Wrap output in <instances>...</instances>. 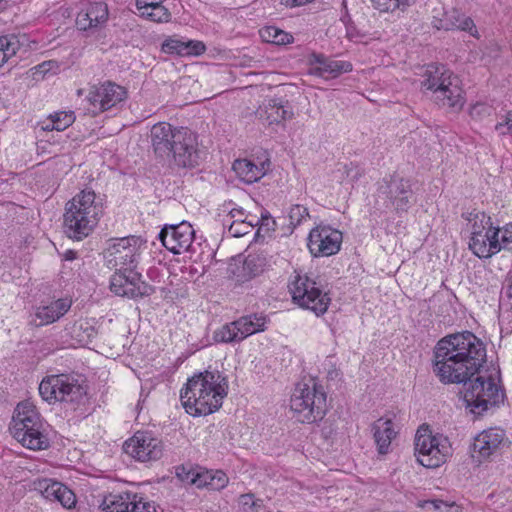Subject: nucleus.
Returning a JSON list of instances; mask_svg holds the SVG:
<instances>
[{
	"label": "nucleus",
	"mask_w": 512,
	"mask_h": 512,
	"mask_svg": "<svg viewBox=\"0 0 512 512\" xmlns=\"http://www.w3.org/2000/svg\"><path fill=\"white\" fill-rule=\"evenodd\" d=\"M483 341L471 331L449 334L434 348V373L442 383L463 384L464 401L478 416L503 402L494 378L481 374L487 353Z\"/></svg>",
	"instance_id": "obj_1"
},
{
	"label": "nucleus",
	"mask_w": 512,
	"mask_h": 512,
	"mask_svg": "<svg viewBox=\"0 0 512 512\" xmlns=\"http://www.w3.org/2000/svg\"><path fill=\"white\" fill-rule=\"evenodd\" d=\"M145 244L141 237L132 235L114 239L107 249V265L116 270L110 278V290L115 295L138 298L154 293V288L135 271Z\"/></svg>",
	"instance_id": "obj_2"
},
{
	"label": "nucleus",
	"mask_w": 512,
	"mask_h": 512,
	"mask_svg": "<svg viewBox=\"0 0 512 512\" xmlns=\"http://www.w3.org/2000/svg\"><path fill=\"white\" fill-rule=\"evenodd\" d=\"M227 393V378L218 370H206L188 379L180 399L188 414L202 416L217 411Z\"/></svg>",
	"instance_id": "obj_3"
},
{
	"label": "nucleus",
	"mask_w": 512,
	"mask_h": 512,
	"mask_svg": "<svg viewBox=\"0 0 512 512\" xmlns=\"http://www.w3.org/2000/svg\"><path fill=\"white\" fill-rule=\"evenodd\" d=\"M151 145L155 155L162 159L173 158L183 168L195 167L199 163L197 139L187 128H175L167 122H159L151 128Z\"/></svg>",
	"instance_id": "obj_4"
},
{
	"label": "nucleus",
	"mask_w": 512,
	"mask_h": 512,
	"mask_svg": "<svg viewBox=\"0 0 512 512\" xmlns=\"http://www.w3.org/2000/svg\"><path fill=\"white\" fill-rule=\"evenodd\" d=\"M103 215L102 199L92 190H83L65 205L63 231L80 241L91 234Z\"/></svg>",
	"instance_id": "obj_5"
},
{
	"label": "nucleus",
	"mask_w": 512,
	"mask_h": 512,
	"mask_svg": "<svg viewBox=\"0 0 512 512\" xmlns=\"http://www.w3.org/2000/svg\"><path fill=\"white\" fill-rule=\"evenodd\" d=\"M9 430L13 438L27 449L37 451L50 447L49 424L32 402L23 401L16 406Z\"/></svg>",
	"instance_id": "obj_6"
},
{
	"label": "nucleus",
	"mask_w": 512,
	"mask_h": 512,
	"mask_svg": "<svg viewBox=\"0 0 512 512\" xmlns=\"http://www.w3.org/2000/svg\"><path fill=\"white\" fill-rule=\"evenodd\" d=\"M421 87L433 93L434 102L454 112L464 105L463 91L456 75L443 65H428L423 74Z\"/></svg>",
	"instance_id": "obj_7"
},
{
	"label": "nucleus",
	"mask_w": 512,
	"mask_h": 512,
	"mask_svg": "<svg viewBox=\"0 0 512 512\" xmlns=\"http://www.w3.org/2000/svg\"><path fill=\"white\" fill-rule=\"evenodd\" d=\"M39 394L48 403L63 402L76 409L84 404L87 391L77 376L62 373L44 377Z\"/></svg>",
	"instance_id": "obj_8"
},
{
	"label": "nucleus",
	"mask_w": 512,
	"mask_h": 512,
	"mask_svg": "<svg viewBox=\"0 0 512 512\" xmlns=\"http://www.w3.org/2000/svg\"><path fill=\"white\" fill-rule=\"evenodd\" d=\"M298 384L290 399L291 410L301 423L312 424L323 419L327 411L326 393L321 385Z\"/></svg>",
	"instance_id": "obj_9"
},
{
	"label": "nucleus",
	"mask_w": 512,
	"mask_h": 512,
	"mask_svg": "<svg viewBox=\"0 0 512 512\" xmlns=\"http://www.w3.org/2000/svg\"><path fill=\"white\" fill-rule=\"evenodd\" d=\"M414 453L419 464L426 468H438L451 454V445L447 437L433 435L428 426H421L416 432Z\"/></svg>",
	"instance_id": "obj_10"
},
{
	"label": "nucleus",
	"mask_w": 512,
	"mask_h": 512,
	"mask_svg": "<svg viewBox=\"0 0 512 512\" xmlns=\"http://www.w3.org/2000/svg\"><path fill=\"white\" fill-rule=\"evenodd\" d=\"M293 301L304 309L311 310L317 316L323 315L331 302L330 297L317 283L307 275L296 273L289 283Z\"/></svg>",
	"instance_id": "obj_11"
},
{
	"label": "nucleus",
	"mask_w": 512,
	"mask_h": 512,
	"mask_svg": "<svg viewBox=\"0 0 512 512\" xmlns=\"http://www.w3.org/2000/svg\"><path fill=\"white\" fill-rule=\"evenodd\" d=\"M267 323V316L263 313L247 314L217 329L213 338L218 343H239L253 334L265 331Z\"/></svg>",
	"instance_id": "obj_12"
},
{
	"label": "nucleus",
	"mask_w": 512,
	"mask_h": 512,
	"mask_svg": "<svg viewBox=\"0 0 512 512\" xmlns=\"http://www.w3.org/2000/svg\"><path fill=\"white\" fill-rule=\"evenodd\" d=\"M127 93L124 87L114 82L106 81L98 85H92L86 97L93 115H98L111 109L126 99Z\"/></svg>",
	"instance_id": "obj_13"
},
{
	"label": "nucleus",
	"mask_w": 512,
	"mask_h": 512,
	"mask_svg": "<svg viewBox=\"0 0 512 512\" xmlns=\"http://www.w3.org/2000/svg\"><path fill=\"white\" fill-rule=\"evenodd\" d=\"M462 217L470 225L469 249L478 258H482L490 239V229H494L492 219L483 211L473 210L462 213Z\"/></svg>",
	"instance_id": "obj_14"
},
{
	"label": "nucleus",
	"mask_w": 512,
	"mask_h": 512,
	"mask_svg": "<svg viewBox=\"0 0 512 512\" xmlns=\"http://www.w3.org/2000/svg\"><path fill=\"white\" fill-rule=\"evenodd\" d=\"M123 449L125 453L141 462L158 460L163 453L162 441L147 431L136 432L124 443Z\"/></svg>",
	"instance_id": "obj_15"
},
{
	"label": "nucleus",
	"mask_w": 512,
	"mask_h": 512,
	"mask_svg": "<svg viewBox=\"0 0 512 512\" xmlns=\"http://www.w3.org/2000/svg\"><path fill=\"white\" fill-rule=\"evenodd\" d=\"M342 232L328 225L313 228L308 236V248L315 257L336 254L342 244Z\"/></svg>",
	"instance_id": "obj_16"
},
{
	"label": "nucleus",
	"mask_w": 512,
	"mask_h": 512,
	"mask_svg": "<svg viewBox=\"0 0 512 512\" xmlns=\"http://www.w3.org/2000/svg\"><path fill=\"white\" fill-rule=\"evenodd\" d=\"M194 238L190 223L183 221L177 225L165 226L159 233L163 246L173 254L188 251Z\"/></svg>",
	"instance_id": "obj_17"
},
{
	"label": "nucleus",
	"mask_w": 512,
	"mask_h": 512,
	"mask_svg": "<svg viewBox=\"0 0 512 512\" xmlns=\"http://www.w3.org/2000/svg\"><path fill=\"white\" fill-rule=\"evenodd\" d=\"M379 192L390 200L397 212H406L412 204L413 191L409 180L392 177L380 186Z\"/></svg>",
	"instance_id": "obj_18"
},
{
	"label": "nucleus",
	"mask_w": 512,
	"mask_h": 512,
	"mask_svg": "<svg viewBox=\"0 0 512 512\" xmlns=\"http://www.w3.org/2000/svg\"><path fill=\"white\" fill-rule=\"evenodd\" d=\"M35 485L36 489L39 490L46 499L57 501L67 509L75 507V494L64 484L51 479H42L36 482Z\"/></svg>",
	"instance_id": "obj_19"
},
{
	"label": "nucleus",
	"mask_w": 512,
	"mask_h": 512,
	"mask_svg": "<svg viewBox=\"0 0 512 512\" xmlns=\"http://www.w3.org/2000/svg\"><path fill=\"white\" fill-rule=\"evenodd\" d=\"M256 115L267 125H273L291 119L294 113L288 101L284 102L281 99L274 98L269 99L264 106L259 107Z\"/></svg>",
	"instance_id": "obj_20"
},
{
	"label": "nucleus",
	"mask_w": 512,
	"mask_h": 512,
	"mask_svg": "<svg viewBox=\"0 0 512 512\" xmlns=\"http://www.w3.org/2000/svg\"><path fill=\"white\" fill-rule=\"evenodd\" d=\"M108 19V7L104 2L87 3L77 14L78 29L86 31L96 28Z\"/></svg>",
	"instance_id": "obj_21"
},
{
	"label": "nucleus",
	"mask_w": 512,
	"mask_h": 512,
	"mask_svg": "<svg viewBox=\"0 0 512 512\" xmlns=\"http://www.w3.org/2000/svg\"><path fill=\"white\" fill-rule=\"evenodd\" d=\"M312 71L321 77L336 78L343 73L351 72L353 66L348 61L335 60L323 54H313L311 58Z\"/></svg>",
	"instance_id": "obj_22"
},
{
	"label": "nucleus",
	"mask_w": 512,
	"mask_h": 512,
	"mask_svg": "<svg viewBox=\"0 0 512 512\" xmlns=\"http://www.w3.org/2000/svg\"><path fill=\"white\" fill-rule=\"evenodd\" d=\"M71 304L72 302L68 298H61L48 305L39 306L36 308L31 323L37 327L51 324L66 314Z\"/></svg>",
	"instance_id": "obj_23"
},
{
	"label": "nucleus",
	"mask_w": 512,
	"mask_h": 512,
	"mask_svg": "<svg viewBox=\"0 0 512 512\" xmlns=\"http://www.w3.org/2000/svg\"><path fill=\"white\" fill-rule=\"evenodd\" d=\"M505 433L501 429L491 428L478 434L473 442V451L483 459L488 458L503 445Z\"/></svg>",
	"instance_id": "obj_24"
},
{
	"label": "nucleus",
	"mask_w": 512,
	"mask_h": 512,
	"mask_svg": "<svg viewBox=\"0 0 512 512\" xmlns=\"http://www.w3.org/2000/svg\"><path fill=\"white\" fill-rule=\"evenodd\" d=\"M491 235L481 259H489L502 250L512 252V222L490 229Z\"/></svg>",
	"instance_id": "obj_25"
},
{
	"label": "nucleus",
	"mask_w": 512,
	"mask_h": 512,
	"mask_svg": "<svg viewBox=\"0 0 512 512\" xmlns=\"http://www.w3.org/2000/svg\"><path fill=\"white\" fill-rule=\"evenodd\" d=\"M269 265L266 254L263 252L250 253L245 257L241 267L235 272L236 280L244 283L261 275Z\"/></svg>",
	"instance_id": "obj_26"
},
{
	"label": "nucleus",
	"mask_w": 512,
	"mask_h": 512,
	"mask_svg": "<svg viewBox=\"0 0 512 512\" xmlns=\"http://www.w3.org/2000/svg\"><path fill=\"white\" fill-rule=\"evenodd\" d=\"M438 29L444 30H460L468 32L473 37H478V30L474 24V21L461 13L460 11L453 9L446 12L442 19L439 21Z\"/></svg>",
	"instance_id": "obj_27"
},
{
	"label": "nucleus",
	"mask_w": 512,
	"mask_h": 512,
	"mask_svg": "<svg viewBox=\"0 0 512 512\" xmlns=\"http://www.w3.org/2000/svg\"><path fill=\"white\" fill-rule=\"evenodd\" d=\"M374 440L380 454H387L391 441L396 437V431L392 420L383 418L378 419L372 426Z\"/></svg>",
	"instance_id": "obj_28"
},
{
	"label": "nucleus",
	"mask_w": 512,
	"mask_h": 512,
	"mask_svg": "<svg viewBox=\"0 0 512 512\" xmlns=\"http://www.w3.org/2000/svg\"><path fill=\"white\" fill-rule=\"evenodd\" d=\"M241 181L247 184L254 183L265 175L264 164H254L248 159L235 160L232 166Z\"/></svg>",
	"instance_id": "obj_29"
},
{
	"label": "nucleus",
	"mask_w": 512,
	"mask_h": 512,
	"mask_svg": "<svg viewBox=\"0 0 512 512\" xmlns=\"http://www.w3.org/2000/svg\"><path fill=\"white\" fill-rule=\"evenodd\" d=\"M133 501H136L134 493L111 494L104 498L101 506L105 512H130Z\"/></svg>",
	"instance_id": "obj_30"
},
{
	"label": "nucleus",
	"mask_w": 512,
	"mask_h": 512,
	"mask_svg": "<svg viewBox=\"0 0 512 512\" xmlns=\"http://www.w3.org/2000/svg\"><path fill=\"white\" fill-rule=\"evenodd\" d=\"M20 48V41L14 34L0 36V67L14 56Z\"/></svg>",
	"instance_id": "obj_31"
},
{
	"label": "nucleus",
	"mask_w": 512,
	"mask_h": 512,
	"mask_svg": "<svg viewBox=\"0 0 512 512\" xmlns=\"http://www.w3.org/2000/svg\"><path fill=\"white\" fill-rule=\"evenodd\" d=\"M261 37L276 45H285L293 42V36L275 26H268L260 31Z\"/></svg>",
	"instance_id": "obj_32"
},
{
	"label": "nucleus",
	"mask_w": 512,
	"mask_h": 512,
	"mask_svg": "<svg viewBox=\"0 0 512 512\" xmlns=\"http://www.w3.org/2000/svg\"><path fill=\"white\" fill-rule=\"evenodd\" d=\"M374 8L380 12H393L397 9L404 11L415 0H370Z\"/></svg>",
	"instance_id": "obj_33"
},
{
	"label": "nucleus",
	"mask_w": 512,
	"mask_h": 512,
	"mask_svg": "<svg viewBox=\"0 0 512 512\" xmlns=\"http://www.w3.org/2000/svg\"><path fill=\"white\" fill-rule=\"evenodd\" d=\"M50 120L51 128H55L57 131H63L74 123L75 115L73 111H61L50 114Z\"/></svg>",
	"instance_id": "obj_34"
},
{
	"label": "nucleus",
	"mask_w": 512,
	"mask_h": 512,
	"mask_svg": "<svg viewBox=\"0 0 512 512\" xmlns=\"http://www.w3.org/2000/svg\"><path fill=\"white\" fill-rule=\"evenodd\" d=\"M140 16L158 23L169 22L171 19V13L162 4L152 7L149 10L141 11Z\"/></svg>",
	"instance_id": "obj_35"
},
{
	"label": "nucleus",
	"mask_w": 512,
	"mask_h": 512,
	"mask_svg": "<svg viewBox=\"0 0 512 512\" xmlns=\"http://www.w3.org/2000/svg\"><path fill=\"white\" fill-rule=\"evenodd\" d=\"M254 228V224L248 222V216H245V220L231 221L228 226V232L232 237H242L250 233Z\"/></svg>",
	"instance_id": "obj_36"
},
{
	"label": "nucleus",
	"mask_w": 512,
	"mask_h": 512,
	"mask_svg": "<svg viewBox=\"0 0 512 512\" xmlns=\"http://www.w3.org/2000/svg\"><path fill=\"white\" fill-rule=\"evenodd\" d=\"M238 503L244 512H259L263 506L262 500L255 499L253 494L240 495Z\"/></svg>",
	"instance_id": "obj_37"
},
{
	"label": "nucleus",
	"mask_w": 512,
	"mask_h": 512,
	"mask_svg": "<svg viewBox=\"0 0 512 512\" xmlns=\"http://www.w3.org/2000/svg\"><path fill=\"white\" fill-rule=\"evenodd\" d=\"M186 47L185 41L176 38H168L163 42L161 49L164 53L184 56Z\"/></svg>",
	"instance_id": "obj_38"
},
{
	"label": "nucleus",
	"mask_w": 512,
	"mask_h": 512,
	"mask_svg": "<svg viewBox=\"0 0 512 512\" xmlns=\"http://www.w3.org/2000/svg\"><path fill=\"white\" fill-rule=\"evenodd\" d=\"M290 226L293 228L299 226L304 220L309 217L308 209L302 205H293L289 210Z\"/></svg>",
	"instance_id": "obj_39"
},
{
	"label": "nucleus",
	"mask_w": 512,
	"mask_h": 512,
	"mask_svg": "<svg viewBox=\"0 0 512 512\" xmlns=\"http://www.w3.org/2000/svg\"><path fill=\"white\" fill-rule=\"evenodd\" d=\"M130 512H163V509L154 502L146 501L136 494V501H133Z\"/></svg>",
	"instance_id": "obj_40"
},
{
	"label": "nucleus",
	"mask_w": 512,
	"mask_h": 512,
	"mask_svg": "<svg viewBox=\"0 0 512 512\" xmlns=\"http://www.w3.org/2000/svg\"><path fill=\"white\" fill-rule=\"evenodd\" d=\"M198 470L184 465L176 467V476L184 484L195 485Z\"/></svg>",
	"instance_id": "obj_41"
},
{
	"label": "nucleus",
	"mask_w": 512,
	"mask_h": 512,
	"mask_svg": "<svg viewBox=\"0 0 512 512\" xmlns=\"http://www.w3.org/2000/svg\"><path fill=\"white\" fill-rule=\"evenodd\" d=\"M185 45H187V47L184 50V56H199L206 50L205 44L198 40H187L185 41Z\"/></svg>",
	"instance_id": "obj_42"
},
{
	"label": "nucleus",
	"mask_w": 512,
	"mask_h": 512,
	"mask_svg": "<svg viewBox=\"0 0 512 512\" xmlns=\"http://www.w3.org/2000/svg\"><path fill=\"white\" fill-rule=\"evenodd\" d=\"M211 483V490H221L228 484V477L223 471H212Z\"/></svg>",
	"instance_id": "obj_43"
},
{
	"label": "nucleus",
	"mask_w": 512,
	"mask_h": 512,
	"mask_svg": "<svg viewBox=\"0 0 512 512\" xmlns=\"http://www.w3.org/2000/svg\"><path fill=\"white\" fill-rule=\"evenodd\" d=\"M211 479H212V471L198 470L195 486H197L198 488L206 487L211 490V484H212Z\"/></svg>",
	"instance_id": "obj_44"
},
{
	"label": "nucleus",
	"mask_w": 512,
	"mask_h": 512,
	"mask_svg": "<svg viewBox=\"0 0 512 512\" xmlns=\"http://www.w3.org/2000/svg\"><path fill=\"white\" fill-rule=\"evenodd\" d=\"M343 21L345 22V28H346V36L350 39V40H355V39H358V38H361L364 36V34H362L355 26L354 22H352L350 19L345 21L343 19Z\"/></svg>",
	"instance_id": "obj_45"
},
{
	"label": "nucleus",
	"mask_w": 512,
	"mask_h": 512,
	"mask_svg": "<svg viewBox=\"0 0 512 512\" xmlns=\"http://www.w3.org/2000/svg\"><path fill=\"white\" fill-rule=\"evenodd\" d=\"M165 0H136L135 5L139 12L143 10H149L152 7H155L157 5H160Z\"/></svg>",
	"instance_id": "obj_46"
},
{
	"label": "nucleus",
	"mask_w": 512,
	"mask_h": 512,
	"mask_svg": "<svg viewBox=\"0 0 512 512\" xmlns=\"http://www.w3.org/2000/svg\"><path fill=\"white\" fill-rule=\"evenodd\" d=\"M510 123H511V121H510V119H508V112H507L505 115L504 121L497 123L495 126V130L499 133V135L511 134V129H509Z\"/></svg>",
	"instance_id": "obj_47"
},
{
	"label": "nucleus",
	"mask_w": 512,
	"mask_h": 512,
	"mask_svg": "<svg viewBox=\"0 0 512 512\" xmlns=\"http://www.w3.org/2000/svg\"><path fill=\"white\" fill-rule=\"evenodd\" d=\"M245 216H247V215L245 214V211L242 208L232 209L229 212V217H230L231 221L241 222V220H245Z\"/></svg>",
	"instance_id": "obj_48"
},
{
	"label": "nucleus",
	"mask_w": 512,
	"mask_h": 512,
	"mask_svg": "<svg viewBox=\"0 0 512 512\" xmlns=\"http://www.w3.org/2000/svg\"><path fill=\"white\" fill-rule=\"evenodd\" d=\"M270 220V216L262 214L261 216V225H268V221ZM248 222L254 224V227L259 224L260 220L256 216L248 215Z\"/></svg>",
	"instance_id": "obj_49"
},
{
	"label": "nucleus",
	"mask_w": 512,
	"mask_h": 512,
	"mask_svg": "<svg viewBox=\"0 0 512 512\" xmlns=\"http://www.w3.org/2000/svg\"><path fill=\"white\" fill-rule=\"evenodd\" d=\"M505 281H506L505 295L511 301V306H512V271H510L507 274Z\"/></svg>",
	"instance_id": "obj_50"
},
{
	"label": "nucleus",
	"mask_w": 512,
	"mask_h": 512,
	"mask_svg": "<svg viewBox=\"0 0 512 512\" xmlns=\"http://www.w3.org/2000/svg\"><path fill=\"white\" fill-rule=\"evenodd\" d=\"M346 171H347V176L350 177L352 181L357 180L361 175L360 169L354 165L347 167Z\"/></svg>",
	"instance_id": "obj_51"
},
{
	"label": "nucleus",
	"mask_w": 512,
	"mask_h": 512,
	"mask_svg": "<svg viewBox=\"0 0 512 512\" xmlns=\"http://www.w3.org/2000/svg\"><path fill=\"white\" fill-rule=\"evenodd\" d=\"M42 129L47 131L55 130V128H51L50 116L48 117L47 122L42 126Z\"/></svg>",
	"instance_id": "obj_52"
},
{
	"label": "nucleus",
	"mask_w": 512,
	"mask_h": 512,
	"mask_svg": "<svg viewBox=\"0 0 512 512\" xmlns=\"http://www.w3.org/2000/svg\"><path fill=\"white\" fill-rule=\"evenodd\" d=\"M74 257H75V253L73 251H68L66 253V259L67 260H72V259H74Z\"/></svg>",
	"instance_id": "obj_53"
},
{
	"label": "nucleus",
	"mask_w": 512,
	"mask_h": 512,
	"mask_svg": "<svg viewBox=\"0 0 512 512\" xmlns=\"http://www.w3.org/2000/svg\"><path fill=\"white\" fill-rule=\"evenodd\" d=\"M508 119H510V121H511L509 129H511V134H512V111H508Z\"/></svg>",
	"instance_id": "obj_54"
},
{
	"label": "nucleus",
	"mask_w": 512,
	"mask_h": 512,
	"mask_svg": "<svg viewBox=\"0 0 512 512\" xmlns=\"http://www.w3.org/2000/svg\"><path fill=\"white\" fill-rule=\"evenodd\" d=\"M323 433L325 434L326 437H328L330 434H332V430L326 432L325 429H323Z\"/></svg>",
	"instance_id": "obj_55"
}]
</instances>
